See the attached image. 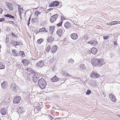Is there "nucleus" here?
Here are the masks:
<instances>
[{"label": "nucleus", "instance_id": "nucleus-1", "mask_svg": "<svg viewBox=\"0 0 120 120\" xmlns=\"http://www.w3.org/2000/svg\"><path fill=\"white\" fill-rule=\"evenodd\" d=\"M91 63L93 66L97 67H101L104 63L103 60L102 58L99 59L93 58L91 60Z\"/></svg>", "mask_w": 120, "mask_h": 120}, {"label": "nucleus", "instance_id": "nucleus-2", "mask_svg": "<svg viewBox=\"0 0 120 120\" xmlns=\"http://www.w3.org/2000/svg\"><path fill=\"white\" fill-rule=\"evenodd\" d=\"M46 85V82L43 78H41L38 81V85L41 89L45 88Z\"/></svg>", "mask_w": 120, "mask_h": 120}, {"label": "nucleus", "instance_id": "nucleus-3", "mask_svg": "<svg viewBox=\"0 0 120 120\" xmlns=\"http://www.w3.org/2000/svg\"><path fill=\"white\" fill-rule=\"evenodd\" d=\"M58 17V15L56 14L51 16L50 18V21L52 23H53Z\"/></svg>", "mask_w": 120, "mask_h": 120}, {"label": "nucleus", "instance_id": "nucleus-4", "mask_svg": "<svg viewBox=\"0 0 120 120\" xmlns=\"http://www.w3.org/2000/svg\"><path fill=\"white\" fill-rule=\"evenodd\" d=\"M39 74L38 73H36L33 75V79L34 82H36L38 79L39 78Z\"/></svg>", "mask_w": 120, "mask_h": 120}, {"label": "nucleus", "instance_id": "nucleus-5", "mask_svg": "<svg viewBox=\"0 0 120 120\" xmlns=\"http://www.w3.org/2000/svg\"><path fill=\"white\" fill-rule=\"evenodd\" d=\"M21 98L19 96H17L15 97L14 99L13 102L15 103H18L21 100Z\"/></svg>", "mask_w": 120, "mask_h": 120}, {"label": "nucleus", "instance_id": "nucleus-6", "mask_svg": "<svg viewBox=\"0 0 120 120\" xmlns=\"http://www.w3.org/2000/svg\"><path fill=\"white\" fill-rule=\"evenodd\" d=\"M44 65V62L42 60H40L36 64V66L37 68H39L43 67Z\"/></svg>", "mask_w": 120, "mask_h": 120}, {"label": "nucleus", "instance_id": "nucleus-7", "mask_svg": "<svg viewBox=\"0 0 120 120\" xmlns=\"http://www.w3.org/2000/svg\"><path fill=\"white\" fill-rule=\"evenodd\" d=\"M64 31L63 29H58L56 31V34L59 37H60L63 34V33L64 32Z\"/></svg>", "mask_w": 120, "mask_h": 120}, {"label": "nucleus", "instance_id": "nucleus-8", "mask_svg": "<svg viewBox=\"0 0 120 120\" xmlns=\"http://www.w3.org/2000/svg\"><path fill=\"white\" fill-rule=\"evenodd\" d=\"M59 2L58 1H55L49 4V7H52L53 6H57L59 5Z\"/></svg>", "mask_w": 120, "mask_h": 120}, {"label": "nucleus", "instance_id": "nucleus-9", "mask_svg": "<svg viewBox=\"0 0 120 120\" xmlns=\"http://www.w3.org/2000/svg\"><path fill=\"white\" fill-rule=\"evenodd\" d=\"M11 89L12 90L17 92V90L18 87L17 86L15 85H14L13 83H12L11 84L10 86Z\"/></svg>", "mask_w": 120, "mask_h": 120}, {"label": "nucleus", "instance_id": "nucleus-10", "mask_svg": "<svg viewBox=\"0 0 120 120\" xmlns=\"http://www.w3.org/2000/svg\"><path fill=\"white\" fill-rule=\"evenodd\" d=\"M87 43L93 46H96L97 44V41L94 40H92L88 42Z\"/></svg>", "mask_w": 120, "mask_h": 120}, {"label": "nucleus", "instance_id": "nucleus-11", "mask_svg": "<svg viewBox=\"0 0 120 120\" xmlns=\"http://www.w3.org/2000/svg\"><path fill=\"white\" fill-rule=\"evenodd\" d=\"M109 98L111 100L115 102L116 100L115 97L112 94H110L109 95Z\"/></svg>", "mask_w": 120, "mask_h": 120}, {"label": "nucleus", "instance_id": "nucleus-12", "mask_svg": "<svg viewBox=\"0 0 120 120\" xmlns=\"http://www.w3.org/2000/svg\"><path fill=\"white\" fill-rule=\"evenodd\" d=\"M22 62L25 66H27L30 63L29 61L27 60L23 59L22 60Z\"/></svg>", "mask_w": 120, "mask_h": 120}, {"label": "nucleus", "instance_id": "nucleus-13", "mask_svg": "<svg viewBox=\"0 0 120 120\" xmlns=\"http://www.w3.org/2000/svg\"><path fill=\"white\" fill-rule=\"evenodd\" d=\"M13 5L10 3H8V11L11 12L13 10Z\"/></svg>", "mask_w": 120, "mask_h": 120}, {"label": "nucleus", "instance_id": "nucleus-14", "mask_svg": "<svg viewBox=\"0 0 120 120\" xmlns=\"http://www.w3.org/2000/svg\"><path fill=\"white\" fill-rule=\"evenodd\" d=\"M99 75L93 71L91 75V77L92 78H97L99 76Z\"/></svg>", "mask_w": 120, "mask_h": 120}, {"label": "nucleus", "instance_id": "nucleus-15", "mask_svg": "<svg viewBox=\"0 0 120 120\" xmlns=\"http://www.w3.org/2000/svg\"><path fill=\"white\" fill-rule=\"evenodd\" d=\"M58 48L57 46L56 45H54L51 48L52 52V53L55 52Z\"/></svg>", "mask_w": 120, "mask_h": 120}, {"label": "nucleus", "instance_id": "nucleus-16", "mask_svg": "<svg viewBox=\"0 0 120 120\" xmlns=\"http://www.w3.org/2000/svg\"><path fill=\"white\" fill-rule=\"evenodd\" d=\"M17 111L19 113H22L24 112V110L23 107H19L17 108Z\"/></svg>", "mask_w": 120, "mask_h": 120}, {"label": "nucleus", "instance_id": "nucleus-17", "mask_svg": "<svg viewBox=\"0 0 120 120\" xmlns=\"http://www.w3.org/2000/svg\"><path fill=\"white\" fill-rule=\"evenodd\" d=\"M79 68L81 70H84L86 69V66L83 64H80L79 66Z\"/></svg>", "mask_w": 120, "mask_h": 120}, {"label": "nucleus", "instance_id": "nucleus-18", "mask_svg": "<svg viewBox=\"0 0 120 120\" xmlns=\"http://www.w3.org/2000/svg\"><path fill=\"white\" fill-rule=\"evenodd\" d=\"M70 37L72 39L75 40L77 38L78 36L77 34L74 33L70 35Z\"/></svg>", "mask_w": 120, "mask_h": 120}, {"label": "nucleus", "instance_id": "nucleus-19", "mask_svg": "<svg viewBox=\"0 0 120 120\" xmlns=\"http://www.w3.org/2000/svg\"><path fill=\"white\" fill-rule=\"evenodd\" d=\"M118 21H114L109 23H107V25H112L118 24Z\"/></svg>", "mask_w": 120, "mask_h": 120}, {"label": "nucleus", "instance_id": "nucleus-20", "mask_svg": "<svg viewBox=\"0 0 120 120\" xmlns=\"http://www.w3.org/2000/svg\"><path fill=\"white\" fill-rule=\"evenodd\" d=\"M51 79L52 82H56L58 81H59V80L60 79L58 78L56 76H55L52 78Z\"/></svg>", "mask_w": 120, "mask_h": 120}, {"label": "nucleus", "instance_id": "nucleus-21", "mask_svg": "<svg viewBox=\"0 0 120 120\" xmlns=\"http://www.w3.org/2000/svg\"><path fill=\"white\" fill-rule=\"evenodd\" d=\"M97 49L96 48H92L91 50V53L93 54H96L97 53Z\"/></svg>", "mask_w": 120, "mask_h": 120}, {"label": "nucleus", "instance_id": "nucleus-22", "mask_svg": "<svg viewBox=\"0 0 120 120\" xmlns=\"http://www.w3.org/2000/svg\"><path fill=\"white\" fill-rule=\"evenodd\" d=\"M71 25V24L68 22H66L64 24V26L66 28V29L69 28Z\"/></svg>", "mask_w": 120, "mask_h": 120}, {"label": "nucleus", "instance_id": "nucleus-23", "mask_svg": "<svg viewBox=\"0 0 120 120\" xmlns=\"http://www.w3.org/2000/svg\"><path fill=\"white\" fill-rule=\"evenodd\" d=\"M54 40V38L52 37H49L47 39L48 42H51Z\"/></svg>", "mask_w": 120, "mask_h": 120}, {"label": "nucleus", "instance_id": "nucleus-24", "mask_svg": "<svg viewBox=\"0 0 120 120\" xmlns=\"http://www.w3.org/2000/svg\"><path fill=\"white\" fill-rule=\"evenodd\" d=\"M12 54L15 56H18L19 55V53L15 50H13L12 51Z\"/></svg>", "mask_w": 120, "mask_h": 120}, {"label": "nucleus", "instance_id": "nucleus-25", "mask_svg": "<svg viewBox=\"0 0 120 120\" xmlns=\"http://www.w3.org/2000/svg\"><path fill=\"white\" fill-rule=\"evenodd\" d=\"M19 54L22 57H24L25 56V53L23 51H20L19 53Z\"/></svg>", "mask_w": 120, "mask_h": 120}, {"label": "nucleus", "instance_id": "nucleus-26", "mask_svg": "<svg viewBox=\"0 0 120 120\" xmlns=\"http://www.w3.org/2000/svg\"><path fill=\"white\" fill-rule=\"evenodd\" d=\"M23 10V9L22 8H20L19 9V10H18L19 11V13L21 19L22 18L21 15V14L22 13V11Z\"/></svg>", "mask_w": 120, "mask_h": 120}, {"label": "nucleus", "instance_id": "nucleus-27", "mask_svg": "<svg viewBox=\"0 0 120 120\" xmlns=\"http://www.w3.org/2000/svg\"><path fill=\"white\" fill-rule=\"evenodd\" d=\"M32 22L33 23L34 22H36L38 23V19L37 18H33L32 19Z\"/></svg>", "mask_w": 120, "mask_h": 120}, {"label": "nucleus", "instance_id": "nucleus-28", "mask_svg": "<svg viewBox=\"0 0 120 120\" xmlns=\"http://www.w3.org/2000/svg\"><path fill=\"white\" fill-rule=\"evenodd\" d=\"M54 26H52L50 27L49 30L50 31V33L51 34H52L54 30Z\"/></svg>", "mask_w": 120, "mask_h": 120}, {"label": "nucleus", "instance_id": "nucleus-29", "mask_svg": "<svg viewBox=\"0 0 120 120\" xmlns=\"http://www.w3.org/2000/svg\"><path fill=\"white\" fill-rule=\"evenodd\" d=\"M11 43L13 45L15 46H17L19 45L18 42L15 41H12Z\"/></svg>", "mask_w": 120, "mask_h": 120}, {"label": "nucleus", "instance_id": "nucleus-30", "mask_svg": "<svg viewBox=\"0 0 120 120\" xmlns=\"http://www.w3.org/2000/svg\"><path fill=\"white\" fill-rule=\"evenodd\" d=\"M51 47L49 45L46 49V51L47 52H49L50 50L51 49Z\"/></svg>", "mask_w": 120, "mask_h": 120}, {"label": "nucleus", "instance_id": "nucleus-31", "mask_svg": "<svg viewBox=\"0 0 120 120\" xmlns=\"http://www.w3.org/2000/svg\"><path fill=\"white\" fill-rule=\"evenodd\" d=\"M43 31L47 32V31L46 30L45 28H44V27H43L42 28L40 29L39 30V31L38 32Z\"/></svg>", "mask_w": 120, "mask_h": 120}, {"label": "nucleus", "instance_id": "nucleus-32", "mask_svg": "<svg viewBox=\"0 0 120 120\" xmlns=\"http://www.w3.org/2000/svg\"><path fill=\"white\" fill-rule=\"evenodd\" d=\"M43 40L42 39L40 38L38 40L37 42L38 44H40L43 42Z\"/></svg>", "mask_w": 120, "mask_h": 120}, {"label": "nucleus", "instance_id": "nucleus-33", "mask_svg": "<svg viewBox=\"0 0 120 120\" xmlns=\"http://www.w3.org/2000/svg\"><path fill=\"white\" fill-rule=\"evenodd\" d=\"M5 68V66L3 63L0 62V69H4Z\"/></svg>", "mask_w": 120, "mask_h": 120}, {"label": "nucleus", "instance_id": "nucleus-34", "mask_svg": "<svg viewBox=\"0 0 120 120\" xmlns=\"http://www.w3.org/2000/svg\"><path fill=\"white\" fill-rule=\"evenodd\" d=\"M0 112L2 115H4L6 113V111L4 109L2 108L0 110Z\"/></svg>", "mask_w": 120, "mask_h": 120}, {"label": "nucleus", "instance_id": "nucleus-35", "mask_svg": "<svg viewBox=\"0 0 120 120\" xmlns=\"http://www.w3.org/2000/svg\"><path fill=\"white\" fill-rule=\"evenodd\" d=\"M17 68L18 69H21L22 67V65L20 63L17 64Z\"/></svg>", "mask_w": 120, "mask_h": 120}, {"label": "nucleus", "instance_id": "nucleus-36", "mask_svg": "<svg viewBox=\"0 0 120 120\" xmlns=\"http://www.w3.org/2000/svg\"><path fill=\"white\" fill-rule=\"evenodd\" d=\"M74 62V60L72 59L71 58L68 60V62L69 64H72Z\"/></svg>", "mask_w": 120, "mask_h": 120}, {"label": "nucleus", "instance_id": "nucleus-37", "mask_svg": "<svg viewBox=\"0 0 120 120\" xmlns=\"http://www.w3.org/2000/svg\"><path fill=\"white\" fill-rule=\"evenodd\" d=\"M41 12H39L38 11H36L34 13L35 15L37 16V17H38V15Z\"/></svg>", "mask_w": 120, "mask_h": 120}, {"label": "nucleus", "instance_id": "nucleus-38", "mask_svg": "<svg viewBox=\"0 0 120 120\" xmlns=\"http://www.w3.org/2000/svg\"><path fill=\"white\" fill-rule=\"evenodd\" d=\"M8 18L13 19L15 18V17L14 16L9 14H8Z\"/></svg>", "mask_w": 120, "mask_h": 120}, {"label": "nucleus", "instance_id": "nucleus-39", "mask_svg": "<svg viewBox=\"0 0 120 120\" xmlns=\"http://www.w3.org/2000/svg\"><path fill=\"white\" fill-rule=\"evenodd\" d=\"M91 91L90 90H88L86 93V94L87 95H89L90 94Z\"/></svg>", "mask_w": 120, "mask_h": 120}, {"label": "nucleus", "instance_id": "nucleus-40", "mask_svg": "<svg viewBox=\"0 0 120 120\" xmlns=\"http://www.w3.org/2000/svg\"><path fill=\"white\" fill-rule=\"evenodd\" d=\"M55 59L54 58H53L51 59L50 60V62L52 63H53L54 62H55Z\"/></svg>", "mask_w": 120, "mask_h": 120}, {"label": "nucleus", "instance_id": "nucleus-41", "mask_svg": "<svg viewBox=\"0 0 120 120\" xmlns=\"http://www.w3.org/2000/svg\"><path fill=\"white\" fill-rule=\"evenodd\" d=\"M109 36H105L103 37V38L105 40H106L109 38Z\"/></svg>", "mask_w": 120, "mask_h": 120}, {"label": "nucleus", "instance_id": "nucleus-42", "mask_svg": "<svg viewBox=\"0 0 120 120\" xmlns=\"http://www.w3.org/2000/svg\"><path fill=\"white\" fill-rule=\"evenodd\" d=\"M10 35L13 38L15 37H16V36L13 33H11V34H10Z\"/></svg>", "mask_w": 120, "mask_h": 120}, {"label": "nucleus", "instance_id": "nucleus-43", "mask_svg": "<svg viewBox=\"0 0 120 120\" xmlns=\"http://www.w3.org/2000/svg\"><path fill=\"white\" fill-rule=\"evenodd\" d=\"M63 22V21H61V22H60V23H58L57 25L58 26H61V25H62V23Z\"/></svg>", "mask_w": 120, "mask_h": 120}, {"label": "nucleus", "instance_id": "nucleus-44", "mask_svg": "<svg viewBox=\"0 0 120 120\" xmlns=\"http://www.w3.org/2000/svg\"><path fill=\"white\" fill-rule=\"evenodd\" d=\"M5 83L4 82L1 84V86L3 88H4V86H5Z\"/></svg>", "mask_w": 120, "mask_h": 120}, {"label": "nucleus", "instance_id": "nucleus-45", "mask_svg": "<svg viewBox=\"0 0 120 120\" xmlns=\"http://www.w3.org/2000/svg\"><path fill=\"white\" fill-rule=\"evenodd\" d=\"M8 22H9L11 23V24H12L13 25V24H14V22L13 21H10V20H8Z\"/></svg>", "mask_w": 120, "mask_h": 120}, {"label": "nucleus", "instance_id": "nucleus-46", "mask_svg": "<svg viewBox=\"0 0 120 120\" xmlns=\"http://www.w3.org/2000/svg\"><path fill=\"white\" fill-rule=\"evenodd\" d=\"M62 73V74L63 75H65L66 76H68V74L67 73H66V72H64V73Z\"/></svg>", "mask_w": 120, "mask_h": 120}, {"label": "nucleus", "instance_id": "nucleus-47", "mask_svg": "<svg viewBox=\"0 0 120 120\" xmlns=\"http://www.w3.org/2000/svg\"><path fill=\"white\" fill-rule=\"evenodd\" d=\"M31 18L30 17H29V20L28 21V24H28V26H29V24H30V20L31 19Z\"/></svg>", "mask_w": 120, "mask_h": 120}, {"label": "nucleus", "instance_id": "nucleus-48", "mask_svg": "<svg viewBox=\"0 0 120 120\" xmlns=\"http://www.w3.org/2000/svg\"><path fill=\"white\" fill-rule=\"evenodd\" d=\"M61 19L62 20H64L65 19L64 18V16H61Z\"/></svg>", "mask_w": 120, "mask_h": 120}, {"label": "nucleus", "instance_id": "nucleus-49", "mask_svg": "<svg viewBox=\"0 0 120 120\" xmlns=\"http://www.w3.org/2000/svg\"><path fill=\"white\" fill-rule=\"evenodd\" d=\"M4 18H2L0 19V22H2L4 20Z\"/></svg>", "mask_w": 120, "mask_h": 120}, {"label": "nucleus", "instance_id": "nucleus-50", "mask_svg": "<svg viewBox=\"0 0 120 120\" xmlns=\"http://www.w3.org/2000/svg\"><path fill=\"white\" fill-rule=\"evenodd\" d=\"M39 108L38 106L37 107H35V110H37V111H38L39 110Z\"/></svg>", "mask_w": 120, "mask_h": 120}, {"label": "nucleus", "instance_id": "nucleus-51", "mask_svg": "<svg viewBox=\"0 0 120 120\" xmlns=\"http://www.w3.org/2000/svg\"><path fill=\"white\" fill-rule=\"evenodd\" d=\"M17 6H18V10H19V9L20 8H21L20 7H21V6L19 5V4H18L17 5Z\"/></svg>", "mask_w": 120, "mask_h": 120}, {"label": "nucleus", "instance_id": "nucleus-52", "mask_svg": "<svg viewBox=\"0 0 120 120\" xmlns=\"http://www.w3.org/2000/svg\"><path fill=\"white\" fill-rule=\"evenodd\" d=\"M3 11V9L1 8H0V14H1L2 13Z\"/></svg>", "mask_w": 120, "mask_h": 120}, {"label": "nucleus", "instance_id": "nucleus-53", "mask_svg": "<svg viewBox=\"0 0 120 120\" xmlns=\"http://www.w3.org/2000/svg\"><path fill=\"white\" fill-rule=\"evenodd\" d=\"M114 43L115 45H117V44L116 43V42H115V41Z\"/></svg>", "mask_w": 120, "mask_h": 120}, {"label": "nucleus", "instance_id": "nucleus-54", "mask_svg": "<svg viewBox=\"0 0 120 120\" xmlns=\"http://www.w3.org/2000/svg\"><path fill=\"white\" fill-rule=\"evenodd\" d=\"M50 116V118H51L52 119V118H53V117L51 116Z\"/></svg>", "mask_w": 120, "mask_h": 120}, {"label": "nucleus", "instance_id": "nucleus-55", "mask_svg": "<svg viewBox=\"0 0 120 120\" xmlns=\"http://www.w3.org/2000/svg\"><path fill=\"white\" fill-rule=\"evenodd\" d=\"M52 8H49V10H50V11L51 10H52Z\"/></svg>", "mask_w": 120, "mask_h": 120}, {"label": "nucleus", "instance_id": "nucleus-56", "mask_svg": "<svg viewBox=\"0 0 120 120\" xmlns=\"http://www.w3.org/2000/svg\"><path fill=\"white\" fill-rule=\"evenodd\" d=\"M37 32H36V34H37L38 33H39V32H38L39 31L37 30Z\"/></svg>", "mask_w": 120, "mask_h": 120}, {"label": "nucleus", "instance_id": "nucleus-57", "mask_svg": "<svg viewBox=\"0 0 120 120\" xmlns=\"http://www.w3.org/2000/svg\"><path fill=\"white\" fill-rule=\"evenodd\" d=\"M4 16L8 17V14H7L6 15H4Z\"/></svg>", "mask_w": 120, "mask_h": 120}, {"label": "nucleus", "instance_id": "nucleus-58", "mask_svg": "<svg viewBox=\"0 0 120 120\" xmlns=\"http://www.w3.org/2000/svg\"><path fill=\"white\" fill-rule=\"evenodd\" d=\"M68 76H70V75L68 74Z\"/></svg>", "mask_w": 120, "mask_h": 120}, {"label": "nucleus", "instance_id": "nucleus-59", "mask_svg": "<svg viewBox=\"0 0 120 120\" xmlns=\"http://www.w3.org/2000/svg\"><path fill=\"white\" fill-rule=\"evenodd\" d=\"M86 36V37H87V36Z\"/></svg>", "mask_w": 120, "mask_h": 120}]
</instances>
